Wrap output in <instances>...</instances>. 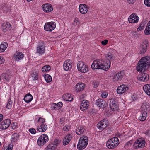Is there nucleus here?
Returning a JSON list of instances; mask_svg holds the SVG:
<instances>
[{
	"label": "nucleus",
	"instance_id": "1",
	"mask_svg": "<svg viewBox=\"0 0 150 150\" xmlns=\"http://www.w3.org/2000/svg\"><path fill=\"white\" fill-rule=\"evenodd\" d=\"M110 62L109 60L105 62L102 60H94L91 65L93 69H102L105 70H108L110 67Z\"/></svg>",
	"mask_w": 150,
	"mask_h": 150
},
{
	"label": "nucleus",
	"instance_id": "2",
	"mask_svg": "<svg viewBox=\"0 0 150 150\" xmlns=\"http://www.w3.org/2000/svg\"><path fill=\"white\" fill-rule=\"evenodd\" d=\"M150 66V57L146 56L142 58L138 62L137 67V70L139 72L142 71H146L148 70Z\"/></svg>",
	"mask_w": 150,
	"mask_h": 150
},
{
	"label": "nucleus",
	"instance_id": "3",
	"mask_svg": "<svg viewBox=\"0 0 150 150\" xmlns=\"http://www.w3.org/2000/svg\"><path fill=\"white\" fill-rule=\"evenodd\" d=\"M119 144L118 138L115 137L109 140L107 142L106 146L109 149H112L117 147Z\"/></svg>",
	"mask_w": 150,
	"mask_h": 150
},
{
	"label": "nucleus",
	"instance_id": "4",
	"mask_svg": "<svg viewBox=\"0 0 150 150\" xmlns=\"http://www.w3.org/2000/svg\"><path fill=\"white\" fill-rule=\"evenodd\" d=\"M88 143L87 137L83 136L80 138L77 145V147L79 150H82L86 146Z\"/></svg>",
	"mask_w": 150,
	"mask_h": 150
},
{
	"label": "nucleus",
	"instance_id": "5",
	"mask_svg": "<svg viewBox=\"0 0 150 150\" xmlns=\"http://www.w3.org/2000/svg\"><path fill=\"white\" fill-rule=\"evenodd\" d=\"M48 136L46 134H43L40 136L38 140V144L39 146H42L48 140Z\"/></svg>",
	"mask_w": 150,
	"mask_h": 150
},
{
	"label": "nucleus",
	"instance_id": "6",
	"mask_svg": "<svg viewBox=\"0 0 150 150\" xmlns=\"http://www.w3.org/2000/svg\"><path fill=\"white\" fill-rule=\"evenodd\" d=\"M78 70L80 72L84 73L88 71V66L83 62H79L77 64Z\"/></svg>",
	"mask_w": 150,
	"mask_h": 150
},
{
	"label": "nucleus",
	"instance_id": "7",
	"mask_svg": "<svg viewBox=\"0 0 150 150\" xmlns=\"http://www.w3.org/2000/svg\"><path fill=\"white\" fill-rule=\"evenodd\" d=\"M56 27V24L55 22H51L46 23L44 25V29L46 31H52Z\"/></svg>",
	"mask_w": 150,
	"mask_h": 150
},
{
	"label": "nucleus",
	"instance_id": "8",
	"mask_svg": "<svg viewBox=\"0 0 150 150\" xmlns=\"http://www.w3.org/2000/svg\"><path fill=\"white\" fill-rule=\"evenodd\" d=\"M108 120L105 119L100 121L97 125V127L100 130H103L105 129L108 125Z\"/></svg>",
	"mask_w": 150,
	"mask_h": 150
},
{
	"label": "nucleus",
	"instance_id": "9",
	"mask_svg": "<svg viewBox=\"0 0 150 150\" xmlns=\"http://www.w3.org/2000/svg\"><path fill=\"white\" fill-rule=\"evenodd\" d=\"M73 63L70 59L66 60L64 63L63 67L64 70L66 71H70L72 69Z\"/></svg>",
	"mask_w": 150,
	"mask_h": 150
},
{
	"label": "nucleus",
	"instance_id": "10",
	"mask_svg": "<svg viewBox=\"0 0 150 150\" xmlns=\"http://www.w3.org/2000/svg\"><path fill=\"white\" fill-rule=\"evenodd\" d=\"M45 45L43 41H40L39 42L37 47L36 52L39 54H42L45 52Z\"/></svg>",
	"mask_w": 150,
	"mask_h": 150
},
{
	"label": "nucleus",
	"instance_id": "11",
	"mask_svg": "<svg viewBox=\"0 0 150 150\" xmlns=\"http://www.w3.org/2000/svg\"><path fill=\"white\" fill-rule=\"evenodd\" d=\"M145 141L139 139L135 141L134 146L137 149L142 148L145 146Z\"/></svg>",
	"mask_w": 150,
	"mask_h": 150
},
{
	"label": "nucleus",
	"instance_id": "12",
	"mask_svg": "<svg viewBox=\"0 0 150 150\" xmlns=\"http://www.w3.org/2000/svg\"><path fill=\"white\" fill-rule=\"evenodd\" d=\"M59 144V142L55 139L52 143L50 144L47 146L46 150H55Z\"/></svg>",
	"mask_w": 150,
	"mask_h": 150
},
{
	"label": "nucleus",
	"instance_id": "13",
	"mask_svg": "<svg viewBox=\"0 0 150 150\" xmlns=\"http://www.w3.org/2000/svg\"><path fill=\"white\" fill-rule=\"evenodd\" d=\"M129 89L128 87L126 85L122 84L118 87L117 92L118 94H122L126 91Z\"/></svg>",
	"mask_w": 150,
	"mask_h": 150
},
{
	"label": "nucleus",
	"instance_id": "14",
	"mask_svg": "<svg viewBox=\"0 0 150 150\" xmlns=\"http://www.w3.org/2000/svg\"><path fill=\"white\" fill-rule=\"evenodd\" d=\"M10 124L11 120L10 119H5L1 122L0 127L2 129L5 130L8 127Z\"/></svg>",
	"mask_w": 150,
	"mask_h": 150
},
{
	"label": "nucleus",
	"instance_id": "15",
	"mask_svg": "<svg viewBox=\"0 0 150 150\" xmlns=\"http://www.w3.org/2000/svg\"><path fill=\"white\" fill-rule=\"evenodd\" d=\"M89 7L86 4H81L79 7V10L81 13L84 14L86 13L89 9Z\"/></svg>",
	"mask_w": 150,
	"mask_h": 150
},
{
	"label": "nucleus",
	"instance_id": "16",
	"mask_svg": "<svg viewBox=\"0 0 150 150\" xmlns=\"http://www.w3.org/2000/svg\"><path fill=\"white\" fill-rule=\"evenodd\" d=\"M138 78L140 81H146L149 79V76L146 73L143 72L139 75Z\"/></svg>",
	"mask_w": 150,
	"mask_h": 150
},
{
	"label": "nucleus",
	"instance_id": "17",
	"mask_svg": "<svg viewBox=\"0 0 150 150\" xmlns=\"http://www.w3.org/2000/svg\"><path fill=\"white\" fill-rule=\"evenodd\" d=\"M139 18L135 14L131 15L128 18V20L130 23H134L138 21Z\"/></svg>",
	"mask_w": 150,
	"mask_h": 150
},
{
	"label": "nucleus",
	"instance_id": "18",
	"mask_svg": "<svg viewBox=\"0 0 150 150\" xmlns=\"http://www.w3.org/2000/svg\"><path fill=\"white\" fill-rule=\"evenodd\" d=\"M24 54L21 52L17 51L13 55L15 59L19 61L22 59L24 57Z\"/></svg>",
	"mask_w": 150,
	"mask_h": 150
},
{
	"label": "nucleus",
	"instance_id": "19",
	"mask_svg": "<svg viewBox=\"0 0 150 150\" xmlns=\"http://www.w3.org/2000/svg\"><path fill=\"white\" fill-rule=\"evenodd\" d=\"M124 74V71H120L114 75L113 78V80L115 81H120L123 78Z\"/></svg>",
	"mask_w": 150,
	"mask_h": 150
},
{
	"label": "nucleus",
	"instance_id": "20",
	"mask_svg": "<svg viewBox=\"0 0 150 150\" xmlns=\"http://www.w3.org/2000/svg\"><path fill=\"white\" fill-rule=\"evenodd\" d=\"M43 11L45 12H49L53 10V8L50 4H45L42 5Z\"/></svg>",
	"mask_w": 150,
	"mask_h": 150
},
{
	"label": "nucleus",
	"instance_id": "21",
	"mask_svg": "<svg viewBox=\"0 0 150 150\" xmlns=\"http://www.w3.org/2000/svg\"><path fill=\"white\" fill-rule=\"evenodd\" d=\"M47 125L44 124H42L39 125L37 127V130L39 132H45L47 129Z\"/></svg>",
	"mask_w": 150,
	"mask_h": 150
},
{
	"label": "nucleus",
	"instance_id": "22",
	"mask_svg": "<svg viewBox=\"0 0 150 150\" xmlns=\"http://www.w3.org/2000/svg\"><path fill=\"white\" fill-rule=\"evenodd\" d=\"M147 49L146 45L144 43L141 44L139 48L140 51L139 53L140 54H143L146 52Z\"/></svg>",
	"mask_w": 150,
	"mask_h": 150
},
{
	"label": "nucleus",
	"instance_id": "23",
	"mask_svg": "<svg viewBox=\"0 0 150 150\" xmlns=\"http://www.w3.org/2000/svg\"><path fill=\"white\" fill-rule=\"evenodd\" d=\"M85 84L83 83H78L76 86L75 89L77 92L83 91L85 87Z\"/></svg>",
	"mask_w": 150,
	"mask_h": 150
},
{
	"label": "nucleus",
	"instance_id": "24",
	"mask_svg": "<svg viewBox=\"0 0 150 150\" xmlns=\"http://www.w3.org/2000/svg\"><path fill=\"white\" fill-rule=\"evenodd\" d=\"M72 138L71 135L70 134H67L64 138L63 143L64 145H67L70 142Z\"/></svg>",
	"mask_w": 150,
	"mask_h": 150
},
{
	"label": "nucleus",
	"instance_id": "25",
	"mask_svg": "<svg viewBox=\"0 0 150 150\" xmlns=\"http://www.w3.org/2000/svg\"><path fill=\"white\" fill-rule=\"evenodd\" d=\"M85 131V128L82 126H80L76 127V132L78 135L83 134Z\"/></svg>",
	"mask_w": 150,
	"mask_h": 150
},
{
	"label": "nucleus",
	"instance_id": "26",
	"mask_svg": "<svg viewBox=\"0 0 150 150\" xmlns=\"http://www.w3.org/2000/svg\"><path fill=\"white\" fill-rule=\"evenodd\" d=\"M63 99L64 100L71 102L73 100V97L69 93H66L64 94L63 97Z\"/></svg>",
	"mask_w": 150,
	"mask_h": 150
},
{
	"label": "nucleus",
	"instance_id": "27",
	"mask_svg": "<svg viewBox=\"0 0 150 150\" xmlns=\"http://www.w3.org/2000/svg\"><path fill=\"white\" fill-rule=\"evenodd\" d=\"M8 47V44L6 42H3L0 45V52L4 51Z\"/></svg>",
	"mask_w": 150,
	"mask_h": 150
},
{
	"label": "nucleus",
	"instance_id": "28",
	"mask_svg": "<svg viewBox=\"0 0 150 150\" xmlns=\"http://www.w3.org/2000/svg\"><path fill=\"white\" fill-rule=\"evenodd\" d=\"M63 106V104H52L51 105L52 109L56 110L59 109Z\"/></svg>",
	"mask_w": 150,
	"mask_h": 150
},
{
	"label": "nucleus",
	"instance_id": "29",
	"mask_svg": "<svg viewBox=\"0 0 150 150\" xmlns=\"http://www.w3.org/2000/svg\"><path fill=\"white\" fill-rule=\"evenodd\" d=\"M33 97L30 93L26 94L24 97V99L27 103L30 102L33 99Z\"/></svg>",
	"mask_w": 150,
	"mask_h": 150
},
{
	"label": "nucleus",
	"instance_id": "30",
	"mask_svg": "<svg viewBox=\"0 0 150 150\" xmlns=\"http://www.w3.org/2000/svg\"><path fill=\"white\" fill-rule=\"evenodd\" d=\"M144 92L150 96V84L145 85L143 87Z\"/></svg>",
	"mask_w": 150,
	"mask_h": 150
},
{
	"label": "nucleus",
	"instance_id": "31",
	"mask_svg": "<svg viewBox=\"0 0 150 150\" xmlns=\"http://www.w3.org/2000/svg\"><path fill=\"white\" fill-rule=\"evenodd\" d=\"M147 113L145 112H142L139 117V119L141 121H144L146 119Z\"/></svg>",
	"mask_w": 150,
	"mask_h": 150
},
{
	"label": "nucleus",
	"instance_id": "32",
	"mask_svg": "<svg viewBox=\"0 0 150 150\" xmlns=\"http://www.w3.org/2000/svg\"><path fill=\"white\" fill-rule=\"evenodd\" d=\"M19 135L18 134L14 133L12 134L11 138L12 142H15L19 139Z\"/></svg>",
	"mask_w": 150,
	"mask_h": 150
},
{
	"label": "nucleus",
	"instance_id": "33",
	"mask_svg": "<svg viewBox=\"0 0 150 150\" xmlns=\"http://www.w3.org/2000/svg\"><path fill=\"white\" fill-rule=\"evenodd\" d=\"M109 106L110 109L113 111H116L119 108L117 104H110Z\"/></svg>",
	"mask_w": 150,
	"mask_h": 150
},
{
	"label": "nucleus",
	"instance_id": "34",
	"mask_svg": "<svg viewBox=\"0 0 150 150\" xmlns=\"http://www.w3.org/2000/svg\"><path fill=\"white\" fill-rule=\"evenodd\" d=\"M144 33L146 35L150 34V21L148 23L144 30Z\"/></svg>",
	"mask_w": 150,
	"mask_h": 150
},
{
	"label": "nucleus",
	"instance_id": "35",
	"mask_svg": "<svg viewBox=\"0 0 150 150\" xmlns=\"http://www.w3.org/2000/svg\"><path fill=\"white\" fill-rule=\"evenodd\" d=\"M2 78L4 79V81L8 82L9 81L10 79V76L7 73H3L2 75Z\"/></svg>",
	"mask_w": 150,
	"mask_h": 150
},
{
	"label": "nucleus",
	"instance_id": "36",
	"mask_svg": "<svg viewBox=\"0 0 150 150\" xmlns=\"http://www.w3.org/2000/svg\"><path fill=\"white\" fill-rule=\"evenodd\" d=\"M105 57L108 60H109L110 61V60L113 59L114 58L113 54L110 52H108V53L106 55Z\"/></svg>",
	"mask_w": 150,
	"mask_h": 150
},
{
	"label": "nucleus",
	"instance_id": "37",
	"mask_svg": "<svg viewBox=\"0 0 150 150\" xmlns=\"http://www.w3.org/2000/svg\"><path fill=\"white\" fill-rule=\"evenodd\" d=\"M89 106V104H81L80 108L81 110L84 111Z\"/></svg>",
	"mask_w": 150,
	"mask_h": 150
},
{
	"label": "nucleus",
	"instance_id": "38",
	"mask_svg": "<svg viewBox=\"0 0 150 150\" xmlns=\"http://www.w3.org/2000/svg\"><path fill=\"white\" fill-rule=\"evenodd\" d=\"M51 69L49 65H46L43 66L42 68V71L45 72L49 71Z\"/></svg>",
	"mask_w": 150,
	"mask_h": 150
},
{
	"label": "nucleus",
	"instance_id": "39",
	"mask_svg": "<svg viewBox=\"0 0 150 150\" xmlns=\"http://www.w3.org/2000/svg\"><path fill=\"white\" fill-rule=\"evenodd\" d=\"M44 78L47 83H49L52 81L51 77L48 74L45 75L44 76Z\"/></svg>",
	"mask_w": 150,
	"mask_h": 150
},
{
	"label": "nucleus",
	"instance_id": "40",
	"mask_svg": "<svg viewBox=\"0 0 150 150\" xmlns=\"http://www.w3.org/2000/svg\"><path fill=\"white\" fill-rule=\"evenodd\" d=\"M67 119L64 117H62L60 119L59 123L62 125H64L66 122Z\"/></svg>",
	"mask_w": 150,
	"mask_h": 150
},
{
	"label": "nucleus",
	"instance_id": "41",
	"mask_svg": "<svg viewBox=\"0 0 150 150\" xmlns=\"http://www.w3.org/2000/svg\"><path fill=\"white\" fill-rule=\"evenodd\" d=\"M32 79L34 80H36L38 79V74L36 72H33V73L32 76Z\"/></svg>",
	"mask_w": 150,
	"mask_h": 150
},
{
	"label": "nucleus",
	"instance_id": "42",
	"mask_svg": "<svg viewBox=\"0 0 150 150\" xmlns=\"http://www.w3.org/2000/svg\"><path fill=\"white\" fill-rule=\"evenodd\" d=\"M45 121V119L44 118L40 117L38 120V124L40 125L41 124H44Z\"/></svg>",
	"mask_w": 150,
	"mask_h": 150
},
{
	"label": "nucleus",
	"instance_id": "43",
	"mask_svg": "<svg viewBox=\"0 0 150 150\" xmlns=\"http://www.w3.org/2000/svg\"><path fill=\"white\" fill-rule=\"evenodd\" d=\"M83 95L80 96V98L79 100V102L81 103H86L88 102L89 103L88 100L83 99Z\"/></svg>",
	"mask_w": 150,
	"mask_h": 150
},
{
	"label": "nucleus",
	"instance_id": "44",
	"mask_svg": "<svg viewBox=\"0 0 150 150\" xmlns=\"http://www.w3.org/2000/svg\"><path fill=\"white\" fill-rule=\"evenodd\" d=\"M70 129V127L68 125H66L64 127H63V129L64 131L66 132H68L69 131Z\"/></svg>",
	"mask_w": 150,
	"mask_h": 150
},
{
	"label": "nucleus",
	"instance_id": "45",
	"mask_svg": "<svg viewBox=\"0 0 150 150\" xmlns=\"http://www.w3.org/2000/svg\"><path fill=\"white\" fill-rule=\"evenodd\" d=\"M108 96L107 93L106 92H105L103 91V92H102V93L101 94V96L103 98H106Z\"/></svg>",
	"mask_w": 150,
	"mask_h": 150
},
{
	"label": "nucleus",
	"instance_id": "46",
	"mask_svg": "<svg viewBox=\"0 0 150 150\" xmlns=\"http://www.w3.org/2000/svg\"><path fill=\"white\" fill-rule=\"evenodd\" d=\"M144 3L146 6H150V0H144Z\"/></svg>",
	"mask_w": 150,
	"mask_h": 150
},
{
	"label": "nucleus",
	"instance_id": "47",
	"mask_svg": "<svg viewBox=\"0 0 150 150\" xmlns=\"http://www.w3.org/2000/svg\"><path fill=\"white\" fill-rule=\"evenodd\" d=\"M79 24V21L78 19V18H75L74 22V25H78Z\"/></svg>",
	"mask_w": 150,
	"mask_h": 150
},
{
	"label": "nucleus",
	"instance_id": "48",
	"mask_svg": "<svg viewBox=\"0 0 150 150\" xmlns=\"http://www.w3.org/2000/svg\"><path fill=\"white\" fill-rule=\"evenodd\" d=\"M29 131L32 134H35L36 133V130L33 128L29 129Z\"/></svg>",
	"mask_w": 150,
	"mask_h": 150
},
{
	"label": "nucleus",
	"instance_id": "49",
	"mask_svg": "<svg viewBox=\"0 0 150 150\" xmlns=\"http://www.w3.org/2000/svg\"><path fill=\"white\" fill-rule=\"evenodd\" d=\"M105 102V100L101 98H99L96 100V103H102Z\"/></svg>",
	"mask_w": 150,
	"mask_h": 150
},
{
	"label": "nucleus",
	"instance_id": "50",
	"mask_svg": "<svg viewBox=\"0 0 150 150\" xmlns=\"http://www.w3.org/2000/svg\"><path fill=\"white\" fill-rule=\"evenodd\" d=\"M144 25H140L137 28V30L138 31H139L143 30L144 28Z\"/></svg>",
	"mask_w": 150,
	"mask_h": 150
},
{
	"label": "nucleus",
	"instance_id": "51",
	"mask_svg": "<svg viewBox=\"0 0 150 150\" xmlns=\"http://www.w3.org/2000/svg\"><path fill=\"white\" fill-rule=\"evenodd\" d=\"M131 97L132 100L133 101H135L137 99V97L136 95H133Z\"/></svg>",
	"mask_w": 150,
	"mask_h": 150
},
{
	"label": "nucleus",
	"instance_id": "52",
	"mask_svg": "<svg viewBox=\"0 0 150 150\" xmlns=\"http://www.w3.org/2000/svg\"><path fill=\"white\" fill-rule=\"evenodd\" d=\"M2 8L4 11L6 12H7L8 11V8H7V7L5 5Z\"/></svg>",
	"mask_w": 150,
	"mask_h": 150
},
{
	"label": "nucleus",
	"instance_id": "53",
	"mask_svg": "<svg viewBox=\"0 0 150 150\" xmlns=\"http://www.w3.org/2000/svg\"><path fill=\"white\" fill-rule=\"evenodd\" d=\"M108 41L107 40H104L102 41L101 42V44L103 45H105L108 43Z\"/></svg>",
	"mask_w": 150,
	"mask_h": 150
},
{
	"label": "nucleus",
	"instance_id": "54",
	"mask_svg": "<svg viewBox=\"0 0 150 150\" xmlns=\"http://www.w3.org/2000/svg\"><path fill=\"white\" fill-rule=\"evenodd\" d=\"M13 146L12 145H9L6 148V150H12Z\"/></svg>",
	"mask_w": 150,
	"mask_h": 150
},
{
	"label": "nucleus",
	"instance_id": "55",
	"mask_svg": "<svg viewBox=\"0 0 150 150\" xmlns=\"http://www.w3.org/2000/svg\"><path fill=\"white\" fill-rule=\"evenodd\" d=\"M145 134L148 137H150V131H148L145 132Z\"/></svg>",
	"mask_w": 150,
	"mask_h": 150
},
{
	"label": "nucleus",
	"instance_id": "56",
	"mask_svg": "<svg viewBox=\"0 0 150 150\" xmlns=\"http://www.w3.org/2000/svg\"><path fill=\"white\" fill-rule=\"evenodd\" d=\"M6 106L7 109H10L12 107V104H7Z\"/></svg>",
	"mask_w": 150,
	"mask_h": 150
},
{
	"label": "nucleus",
	"instance_id": "57",
	"mask_svg": "<svg viewBox=\"0 0 150 150\" xmlns=\"http://www.w3.org/2000/svg\"><path fill=\"white\" fill-rule=\"evenodd\" d=\"M136 0H127V1L129 4H133L134 3Z\"/></svg>",
	"mask_w": 150,
	"mask_h": 150
},
{
	"label": "nucleus",
	"instance_id": "58",
	"mask_svg": "<svg viewBox=\"0 0 150 150\" xmlns=\"http://www.w3.org/2000/svg\"><path fill=\"white\" fill-rule=\"evenodd\" d=\"M99 85V83L98 82V81H96L95 83L94 84V87L95 88H96L98 87Z\"/></svg>",
	"mask_w": 150,
	"mask_h": 150
},
{
	"label": "nucleus",
	"instance_id": "59",
	"mask_svg": "<svg viewBox=\"0 0 150 150\" xmlns=\"http://www.w3.org/2000/svg\"><path fill=\"white\" fill-rule=\"evenodd\" d=\"M6 25H7V26H6V28H5L4 29H3V31L4 32H6V31H7L8 30V29L9 30V27H8V28H7V26L8 24H6Z\"/></svg>",
	"mask_w": 150,
	"mask_h": 150
},
{
	"label": "nucleus",
	"instance_id": "60",
	"mask_svg": "<svg viewBox=\"0 0 150 150\" xmlns=\"http://www.w3.org/2000/svg\"><path fill=\"white\" fill-rule=\"evenodd\" d=\"M116 100H114L113 99H111L110 100V103L112 102V103H115L116 102Z\"/></svg>",
	"mask_w": 150,
	"mask_h": 150
},
{
	"label": "nucleus",
	"instance_id": "61",
	"mask_svg": "<svg viewBox=\"0 0 150 150\" xmlns=\"http://www.w3.org/2000/svg\"><path fill=\"white\" fill-rule=\"evenodd\" d=\"M3 57L0 56V64H1L3 62Z\"/></svg>",
	"mask_w": 150,
	"mask_h": 150
},
{
	"label": "nucleus",
	"instance_id": "62",
	"mask_svg": "<svg viewBox=\"0 0 150 150\" xmlns=\"http://www.w3.org/2000/svg\"><path fill=\"white\" fill-rule=\"evenodd\" d=\"M3 119V115L1 114H0V122Z\"/></svg>",
	"mask_w": 150,
	"mask_h": 150
},
{
	"label": "nucleus",
	"instance_id": "63",
	"mask_svg": "<svg viewBox=\"0 0 150 150\" xmlns=\"http://www.w3.org/2000/svg\"><path fill=\"white\" fill-rule=\"evenodd\" d=\"M11 127H12V128L13 129H15L16 127V126H13L12 124H11Z\"/></svg>",
	"mask_w": 150,
	"mask_h": 150
},
{
	"label": "nucleus",
	"instance_id": "64",
	"mask_svg": "<svg viewBox=\"0 0 150 150\" xmlns=\"http://www.w3.org/2000/svg\"><path fill=\"white\" fill-rule=\"evenodd\" d=\"M11 102V103H13L12 102H11V99H10L8 100V103H10Z\"/></svg>",
	"mask_w": 150,
	"mask_h": 150
}]
</instances>
